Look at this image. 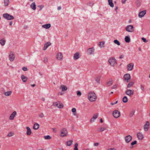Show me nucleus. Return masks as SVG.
I'll return each instance as SVG.
<instances>
[{
  "mask_svg": "<svg viewBox=\"0 0 150 150\" xmlns=\"http://www.w3.org/2000/svg\"><path fill=\"white\" fill-rule=\"evenodd\" d=\"M89 100L91 102L95 101L96 99L97 96L96 94L93 92H90L88 94Z\"/></svg>",
  "mask_w": 150,
  "mask_h": 150,
  "instance_id": "f257e3e1",
  "label": "nucleus"
},
{
  "mask_svg": "<svg viewBox=\"0 0 150 150\" xmlns=\"http://www.w3.org/2000/svg\"><path fill=\"white\" fill-rule=\"evenodd\" d=\"M108 62L111 66H114L117 64V62L115 58L111 57L109 59Z\"/></svg>",
  "mask_w": 150,
  "mask_h": 150,
  "instance_id": "f03ea898",
  "label": "nucleus"
},
{
  "mask_svg": "<svg viewBox=\"0 0 150 150\" xmlns=\"http://www.w3.org/2000/svg\"><path fill=\"white\" fill-rule=\"evenodd\" d=\"M3 16L8 20H12L14 18L13 16L8 13H4L3 15Z\"/></svg>",
  "mask_w": 150,
  "mask_h": 150,
  "instance_id": "7ed1b4c3",
  "label": "nucleus"
},
{
  "mask_svg": "<svg viewBox=\"0 0 150 150\" xmlns=\"http://www.w3.org/2000/svg\"><path fill=\"white\" fill-rule=\"evenodd\" d=\"M61 133L62 135L61 136L62 137L66 136L67 135V129L65 128H62L61 131Z\"/></svg>",
  "mask_w": 150,
  "mask_h": 150,
  "instance_id": "20e7f679",
  "label": "nucleus"
},
{
  "mask_svg": "<svg viewBox=\"0 0 150 150\" xmlns=\"http://www.w3.org/2000/svg\"><path fill=\"white\" fill-rule=\"evenodd\" d=\"M133 28L134 27L133 25H129L126 27L125 30L128 32H132L134 30Z\"/></svg>",
  "mask_w": 150,
  "mask_h": 150,
  "instance_id": "39448f33",
  "label": "nucleus"
},
{
  "mask_svg": "<svg viewBox=\"0 0 150 150\" xmlns=\"http://www.w3.org/2000/svg\"><path fill=\"white\" fill-rule=\"evenodd\" d=\"M120 113L117 110H115L113 112V115L115 118H117L120 116Z\"/></svg>",
  "mask_w": 150,
  "mask_h": 150,
  "instance_id": "423d86ee",
  "label": "nucleus"
},
{
  "mask_svg": "<svg viewBox=\"0 0 150 150\" xmlns=\"http://www.w3.org/2000/svg\"><path fill=\"white\" fill-rule=\"evenodd\" d=\"M125 93L127 95L131 97L133 95L134 91L130 89H128L126 91Z\"/></svg>",
  "mask_w": 150,
  "mask_h": 150,
  "instance_id": "0eeeda50",
  "label": "nucleus"
},
{
  "mask_svg": "<svg viewBox=\"0 0 150 150\" xmlns=\"http://www.w3.org/2000/svg\"><path fill=\"white\" fill-rule=\"evenodd\" d=\"M124 78L125 81L127 80V82L130 79V75L129 74H125L124 76Z\"/></svg>",
  "mask_w": 150,
  "mask_h": 150,
  "instance_id": "6e6552de",
  "label": "nucleus"
},
{
  "mask_svg": "<svg viewBox=\"0 0 150 150\" xmlns=\"http://www.w3.org/2000/svg\"><path fill=\"white\" fill-rule=\"evenodd\" d=\"M132 139V137L130 135H128L125 137V140L127 143L129 142Z\"/></svg>",
  "mask_w": 150,
  "mask_h": 150,
  "instance_id": "1a4fd4ad",
  "label": "nucleus"
},
{
  "mask_svg": "<svg viewBox=\"0 0 150 150\" xmlns=\"http://www.w3.org/2000/svg\"><path fill=\"white\" fill-rule=\"evenodd\" d=\"M56 57L57 59L58 60H61L63 57L62 54L61 52H59L57 54Z\"/></svg>",
  "mask_w": 150,
  "mask_h": 150,
  "instance_id": "9d476101",
  "label": "nucleus"
},
{
  "mask_svg": "<svg viewBox=\"0 0 150 150\" xmlns=\"http://www.w3.org/2000/svg\"><path fill=\"white\" fill-rule=\"evenodd\" d=\"M146 10H144L139 12L138 15L139 17L142 18L146 14Z\"/></svg>",
  "mask_w": 150,
  "mask_h": 150,
  "instance_id": "9b49d317",
  "label": "nucleus"
},
{
  "mask_svg": "<svg viewBox=\"0 0 150 150\" xmlns=\"http://www.w3.org/2000/svg\"><path fill=\"white\" fill-rule=\"evenodd\" d=\"M149 122L148 121H147L146 122V124L144 126V129L145 131H146L148 130L149 128Z\"/></svg>",
  "mask_w": 150,
  "mask_h": 150,
  "instance_id": "f8f14e48",
  "label": "nucleus"
},
{
  "mask_svg": "<svg viewBox=\"0 0 150 150\" xmlns=\"http://www.w3.org/2000/svg\"><path fill=\"white\" fill-rule=\"evenodd\" d=\"M51 45V43L50 42H46L44 45V47L43 49L44 50H45L47 48Z\"/></svg>",
  "mask_w": 150,
  "mask_h": 150,
  "instance_id": "ddd939ff",
  "label": "nucleus"
},
{
  "mask_svg": "<svg viewBox=\"0 0 150 150\" xmlns=\"http://www.w3.org/2000/svg\"><path fill=\"white\" fill-rule=\"evenodd\" d=\"M134 64L131 63L127 65V70L128 71H131L133 67Z\"/></svg>",
  "mask_w": 150,
  "mask_h": 150,
  "instance_id": "4468645a",
  "label": "nucleus"
},
{
  "mask_svg": "<svg viewBox=\"0 0 150 150\" xmlns=\"http://www.w3.org/2000/svg\"><path fill=\"white\" fill-rule=\"evenodd\" d=\"M137 137L139 140H142L144 137L143 134L140 132L137 133Z\"/></svg>",
  "mask_w": 150,
  "mask_h": 150,
  "instance_id": "2eb2a0df",
  "label": "nucleus"
},
{
  "mask_svg": "<svg viewBox=\"0 0 150 150\" xmlns=\"http://www.w3.org/2000/svg\"><path fill=\"white\" fill-rule=\"evenodd\" d=\"M16 111L13 112L10 115L9 119L11 120H13L14 119L15 115H16Z\"/></svg>",
  "mask_w": 150,
  "mask_h": 150,
  "instance_id": "dca6fc26",
  "label": "nucleus"
},
{
  "mask_svg": "<svg viewBox=\"0 0 150 150\" xmlns=\"http://www.w3.org/2000/svg\"><path fill=\"white\" fill-rule=\"evenodd\" d=\"M42 27L46 29H48L51 27V25L50 23L46 24L45 25H42Z\"/></svg>",
  "mask_w": 150,
  "mask_h": 150,
  "instance_id": "f3484780",
  "label": "nucleus"
},
{
  "mask_svg": "<svg viewBox=\"0 0 150 150\" xmlns=\"http://www.w3.org/2000/svg\"><path fill=\"white\" fill-rule=\"evenodd\" d=\"M26 128L27 129V132H26L27 134L28 135H30L31 133V132L30 129V127H27Z\"/></svg>",
  "mask_w": 150,
  "mask_h": 150,
  "instance_id": "a211bd4d",
  "label": "nucleus"
},
{
  "mask_svg": "<svg viewBox=\"0 0 150 150\" xmlns=\"http://www.w3.org/2000/svg\"><path fill=\"white\" fill-rule=\"evenodd\" d=\"M94 51V50L93 48H89L88 50V53L90 54H93Z\"/></svg>",
  "mask_w": 150,
  "mask_h": 150,
  "instance_id": "6ab92c4d",
  "label": "nucleus"
},
{
  "mask_svg": "<svg viewBox=\"0 0 150 150\" xmlns=\"http://www.w3.org/2000/svg\"><path fill=\"white\" fill-rule=\"evenodd\" d=\"M79 53L78 52H76L74 56V59L76 60L79 59Z\"/></svg>",
  "mask_w": 150,
  "mask_h": 150,
  "instance_id": "aec40b11",
  "label": "nucleus"
},
{
  "mask_svg": "<svg viewBox=\"0 0 150 150\" xmlns=\"http://www.w3.org/2000/svg\"><path fill=\"white\" fill-rule=\"evenodd\" d=\"M30 7L33 10H35L36 9V5L35 2L32 3L30 5Z\"/></svg>",
  "mask_w": 150,
  "mask_h": 150,
  "instance_id": "412c9836",
  "label": "nucleus"
},
{
  "mask_svg": "<svg viewBox=\"0 0 150 150\" xmlns=\"http://www.w3.org/2000/svg\"><path fill=\"white\" fill-rule=\"evenodd\" d=\"M39 127V125L37 123H35L34 124L33 127V128L34 129H38Z\"/></svg>",
  "mask_w": 150,
  "mask_h": 150,
  "instance_id": "4be33fe9",
  "label": "nucleus"
},
{
  "mask_svg": "<svg viewBox=\"0 0 150 150\" xmlns=\"http://www.w3.org/2000/svg\"><path fill=\"white\" fill-rule=\"evenodd\" d=\"M14 59V57L13 54H10L9 55V59L10 61H13Z\"/></svg>",
  "mask_w": 150,
  "mask_h": 150,
  "instance_id": "5701e85b",
  "label": "nucleus"
},
{
  "mask_svg": "<svg viewBox=\"0 0 150 150\" xmlns=\"http://www.w3.org/2000/svg\"><path fill=\"white\" fill-rule=\"evenodd\" d=\"M113 83V81L112 79H110L109 81H108L106 85L108 86H111Z\"/></svg>",
  "mask_w": 150,
  "mask_h": 150,
  "instance_id": "b1692460",
  "label": "nucleus"
},
{
  "mask_svg": "<svg viewBox=\"0 0 150 150\" xmlns=\"http://www.w3.org/2000/svg\"><path fill=\"white\" fill-rule=\"evenodd\" d=\"M108 2L109 5L110 7H114V4L112 2V0H108Z\"/></svg>",
  "mask_w": 150,
  "mask_h": 150,
  "instance_id": "393cba45",
  "label": "nucleus"
},
{
  "mask_svg": "<svg viewBox=\"0 0 150 150\" xmlns=\"http://www.w3.org/2000/svg\"><path fill=\"white\" fill-rule=\"evenodd\" d=\"M5 40L4 38L0 40V43L1 45L3 46L5 45Z\"/></svg>",
  "mask_w": 150,
  "mask_h": 150,
  "instance_id": "a878e982",
  "label": "nucleus"
},
{
  "mask_svg": "<svg viewBox=\"0 0 150 150\" xmlns=\"http://www.w3.org/2000/svg\"><path fill=\"white\" fill-rule=\"evenodd\" d=\"M100 76H98L96 78L95 81L98 83H100Z\"/></svg>",
  "mask_w": 150,
  "mask_h": 150,
  "instance_id": "bb28decb",
  "label": "nucleus"
},
{
  "mask_svg": "<svg viewBox=\"0 0 150 150\" xmlns=\"http://www.w3.org/2000/svg\"><path fill=\"white\" fill-rule=\"evenodd\" d=\"M21 79L23 82H25L27 80V78L24 75H22L21 76Z\"/></svg>",
  "mask_w": 150,
  "mask_h": 150,
  "instance_id": "cd10ccee",
  "label": "nucleus"
},
{
  "mask_svg": "<svg viewBox=\"0 0 150 150\" xmlns=\"http://www.w3.org/2000/svg\"><path fill=\"white\" fill-rule=\"evenodd\" d=\"M125 41L126 42L128 43L130 42V38L129 36H126L125 38Z\"/></svg>",
  "mask_w": 150,
  "mask_h": 150,
  "instance_id": "c85d7f7f",
  "label": "nucleus"
},
{
  "mask_svg": "<svg viewBox=\"0 0 150 150\" xmlns=\"http://www.w3.org/2000/svg\"><path fill=\"white\" fill-rule=\"evenodd\" d=\"M12 93L11 91L6 92L4 93V95L6 96H10Z\"/></svg>",
  "mask_w": 150,
  "mask_h": 150,
  "instance_id": "c756f323",
  "label": "nucleus"
},
{
  "mask_svg": "<svg viewBox=\"0 0 150 150\" xmlns=\"http://www.w3.org/2000/svg\"><path fill=\"white\" fill-rule=\"evenodd\" d=\"M61 87L62 88V90L63 91H64L66 90L67 89V88L65 86L63 85H62L61 86Z\"/></svg>",
  "mask_w": 150,
  "mask_h": 150,
  "instance_id": "7c9ffc66",
  "label": "nucleus"
},
{
  "mask_svg": "<svg viewBox=\"0 0 150 150\" xmlns=\"http://www.w3.org/2000/svg\"><path fill=\"white\" fill-rule=\"evenodd\" d=\"M135 111V110H134L133 109L132 110V111L130 112L129 114V116L130 117H132L134 115Z\"/></svg>",
  "mask_w": 150,
  "mask_h": 150,
  "instance_id": "2f4dec72",
  "label": "nucleus"
},
{
  "mask_svg": "<svg viewBox=\"0 0 150 150\" xmlns=\"http://www.w3.org/2000/svg\"><path fill=\"white\" fill-rule=\"evenodd\" d=\"M9 1V0H4V5L5 6H7L8 5Z\"/></svg>",
  "mask_w": 150,
  "mask_h": 150,
  "instance_id": "473e14b6",
  "label": "nucleus"
},
{
  "mask_svg": "<svg viewBox=\"0 0 150 150\" xmlns=\"http://www.w3.org/2000/svg\"><path fill=\"white\" fill-rule=\"evenodd\" d=\"M122 101L123 102L125 103H126L127 101V97L126 96H125L123 98Z\"/></svg>",
  "mask_w": 150,
  "mask_h": 150,
  "instance_id": "72a5a7b5",
  "label": "nucleus"
},
{
  "mask_svg": "<svg viewBox=\"0 0 150 150\" xmlns=\"http://www.w3.org/2000/svg\"><path fill=\"white\" fill-rule=\"evenodd\" d=\"M72 140L69 141L67 142V144L68 146H70L72 144Z\"/></svg>",
  "mask_w": 150,
  "mask_h": 150,
  "instance_id": "f704fd0d",
  "label": "nucleus"
},
{
  "mask_svg": "<svg viewBox=\"0 0 150 150\" xmlns=\"http://www.w3.org/2000/svg\"><path fill=\"white\" fill-rule=\"evenodd\" d=\"M104 44H105L104 42L103 41L102 42H100L99 43V47H102L103 46V45Z\"/></svg>",
  "mask_w": 150,
  "mask_h": 150,
  "instance_id": "c9c22d12",
  "label": "nucleus"
},
{
  "mask_svg": "<svg viewBox=\"0 0 150 150\" xmlns=\"http://www.w3.org/2000/svg\"><path fill=\"white\" fill-rule=\"evenodd\" d=\"M114 42L115 44L117 45H120V42L117 40H115L114 41Z\"/></svg>",
  "mask_w": 150,
  "mask_h": 150,
  "instance_id": "e433bc0d",
  "label": "nucleus"
},
{
  "mask_svg": "<svg viewBox=\"0 0 150 150\" xmlns=\"http://www.w3.org/2000/svg\"><path fill=\"white\" fill-rule=\"evenodd\" d=\"M63 107V105L61 103L59 102H58V107L59 108H61Z\"/></svg>",
  "mask_w": 150,
  "mask_h": 150,
  "instance_id": "4c0bfd02",
  "label": "nucleus"
},
{
  "mask_svg": "<svg viewBox=\"0 0 150 150\" xmlns=\"http://www.w3.org/2000/svg\"><path fill=\"white\" fill-rule=\"evenodd\" d=\"M133 84V83L132 82H129L127 86V88H130L132 86Z\"/></svg>",
  "mask_w": 150,
  "mask_h": 150,
  "instance_id": "58836bf2",
  "label": "nucleus"
},
{
  "mask_svg": "<svg viewBox=\"0 0 150 150\" xmlns=\"http://www.w3.org/2000/svg\"><path fill=\"white\" fill-rule=\"evenodd\" d=\"M98 116V114L97 113L96 114L94 115L93 116V118L94 119H96V118H97Z\"/></svg>",
  "mask_w": 150,
  "mask_h": 150,
  "instance_id": "ea45409f",
  "label": "nucleus"
},
{
  "mask_svg": "<svg viewBox=\"0 0 150 150\" xmlns=\"http://www.w3.org/2000/svg\"><path fill=\"white\" fill-rule=\"evenodd\" d=\"M44 138L45 139H50L51 138V137L49 135H47L45 136Z\"/></svg>",
  "mask_w": 150,
  "mask_h": 150,
  "instance_id": "a19ab883",
  "label": "nucleus"
},
{
  "mask_svg": "<svg viewBox=\"0 0 150 150\" xmlns=\"http://www.w3.org/2000/svg\"><path fill=\"white\" fill-rule=\"evenodd\" d=\"M14 134L12 132H10L7 135V136L8 137H11L12 136H13V135Z\"/></svg>",
  "mask_w": 150,
  "mask_h": 150,
  "instance_id": "79ce46f5",
  "label": "nucleus"
},
{
  "mask_svg": "<svg viewBox=\"0 0 150 150\" xmlns=\"http://www.w3.org/2000/svg\"><path fill=\"white\" fill-rule=\"evenodd\" d=\"M48 59L47 57H45L44 58L43 62L45 63H46L47 62Z\"/></svg>",
  "mask_w": 150,
  "mask_h": 150,
  "instance_id": "37998d69",
  "label": "nucleus"
},
{
  "mask_svg": "<svg viewBox=\"0 0 150 150\" xmlns=\"http://www.w3.org/2000/svg\"><path fill=\"white\" fill-rule=\"evenodd\" d=\"M106 129V128L105 127H101L100 129V131H103Z\"/></svg>",
  "mask_w": 150,
  "mask_h": 150,
  "instance_id": "c03bdc74",
  "label": "nucleus"
},
{
  "mask_svg": "<svg viewBox=\"0 0 150 150\" xmlns=\"http://www.w3.org/2000/svg\"><path fill=\"white\" fill-rule=\"evenodd\" d=\"M137 141L136 140H135L131 143V144L132 145H134L136 144L137 143Z\"/></svg>",
  "mask_w": 150,
  "mask_h": 150,
  "instance_id": "a18cd8bd",
  "label": "nucleus"
},
{
  "mask_svg": "<svg viewBox=\"0 0 150 150\" xmlns=\"http://www.w3.org/2000/svg\"><path fill=\"white\" fill-rule=\"evenodd\" d=\"M81 93V92L79 91H77V94L78 96H80Z\"/></svg>",
  "mask_w": 150,
  "mask_h": 150,
  "instance_id": "49530a36",
  "label": "nucleus"
},
{
  "mask_svg": "<svg viewBox=\"0 0 150 150\" xmlns=\"http://www.w3.org/2000/svg\"><path fill=\"white\" fill-rule=\"evenodd\" d=\"M38 7L40 8V10H41L42 8L44 7V6L42 5H38Z\"/></svg>",
  "mask_w": 150,
  "mask_h": 150,
  "instance_id": "de8ad7c7",
  "label": "nucleus"
},
{
  "mask_svg": "<svg viewBox=\"0 0 150 150\" xmlns=\"http://www.w3.org/2000/svg\"><path fill=\"white\" fill-rule=\"evenodd\" d=\"M76 109L75 108H73L72 109L71 111L72 112H75L76 111Z\"/></svg>",
  "mask_w": 150,
  "mask_h": 150,
  "instance_id": "09e8293b",
  "label": "nucleus"
},
{
  "mask_svg": "<svg viewBox=\"0 0 150 150\" xmlns=\"http://www.w3.org/2000/svg\"><path fill=\"white\" fill-rule=\"evenodd\" d=\"M142 39L143 40V41L144 42H147L146 39H145L144 38H142Z\"/></svg>",
  "mask_w": 150,
  "mask_h": 150,
  "instance_id": "8fccbe9b",
  "label": "nucleus"
},
{
  "mask_svg": "<svg viewBox=\"0 0 150 150\" xmlns=\"http://www.w3.org/2000/svg\"><path fill=\"white\" fill-rule=\"evenodd\" d=\"M140 87H141V90L142 91H143L144 89V86H142V85H141V86H140Z\"/></svg>",
  "mask_w": 150,
  "mask_h": 150,
  "instance_id": "3c124183",
  "label": "nucleus"
},
{
  "mask_svg": "<svg viewBox=\"0 0 150 150\" xmlns=\"http://www.w3.org/2000/svg\"><path fill=\"white\" fill-rule=\"evenodd\" d=\"M39 116L40 117L42 118L44 116V115L42 113H41L40 114Z\"/></svg>",
  "mask_w": 150,
  "mask_h": 150,
  "instance_id": "603ef678",
  "label": "nucleus"
},
{
  "mask_svg": "<svg viewBox=\"0 0 150 150\" xmlns=\"http://www.w3.org/2000/svg\"><path fill=\"white\" fill-rule=\"evenodd\" d=\"M22 69L24 71H26L27 70V68L25 67H23Z\"/></svg>",
  "mask_w": 150,
  "mask_h": 150,
  "instance_id": "864d4df0",
  "label": "nucleus"
},
{
  "mask_svg": "<svg viewBox=\"0 0 150 150\" xmlns=\"http://www.w3.org/2000/svg\"><path fill=\"white\" fill-rule=\"evenodd\" d=\"M58 103L57 102H55L53 104L54 105H56L58 107Z\"/></svg>",
  "mask_w": 150,
  "mask_h": 150,
  "instance_id": "5fc2aeb1",
  "label": "nucleus"
},
{
  "mask_svg": "<svg viewBox=\"0 0 150 150\" xmlns=\"http://www.w3.org/2000/svg\"><path fill=\"white\" fill-rule=\"evenodd\" d=\"M78 146V144L77 143H76L74 145V148H77Z\"/></svg>",
  "mask_w": 150,
  "mask_h": 150,
  "instance_id": "6e6d98bb",
  "label": "nucleus"
},
{
  "mask_svg": "<svg viewBox=\"0 0 150 150\" xmlns=\"http://www.w3.org/2000/svg\"><path fill=\"white\" fill-rule=\"evenodd\" d=\"M117 103V101H116L115 103H111V104L112 105H114L115 104H116Z\"/></svg>",
  "mask_w": 150,
  "mask_h": 150,
  "instance_id": "4d7b16f0",
  "label": "nucleus"
},
{
  "mask_svg": "<svg viewBox=\"0 0 150 150\" xmlns=\"http://www.w3.org/2000/svg\"><path fill=\"white\" fill-rule=\"evenodd\" d=\"M99 143H94V146H97L98 145Z\"/></svg>",
  "mask_w": 150,
  "mask_h": 150,
  "instance_id": "13d9d810",
  "label": "nucleus"
},
{
  "mask_svg": "<svg viewBox=\"0 0 150 150\" xmlns=\"http://www.w3.org/2000/svg\"><path fill=\"white\" fill-rule=\"evenodd\" d=\"M95 119H94L93 117L91 118V122H93L94 121V120Z\"/></svg>",
  "mask_w": 150,
  "mask_h": 150,
  "instance_id": "bf43d9fd",
  "label": "nucleus"
},
{
  "mask_svg": "<svg viewBox=\"0 0 150 150\" xmlns=\"http://www.w3.org/2000/svg\"><path fill=\"white\" fill-rule=\"evenodd\" d=\"M127 0H122V2L123 4H125Z\"/></svg>",
  "mask_w": 150,
  "mask_h": 150,
  "instance_id": "052dcab7",
  "label": "nucleus"
},
{
  "mask_svg": "<svg viewBox=\"0 0 150 150\" xmlns=\"http://www.w3.org/2000/svg\"><path fill=\"white\" fill-rule=\"evenodd\" d=\"M124 56V55L123 54L121 55L120 57H119V58L120 59H122V58Z\"/></svg>",
  "mask_w": 150,
  "mask_h": 150,
  "instance_id": "680f3d73",
  "label": "nucleus"
},
{
  "mask_svg": "<svg viewBox=\"0 0 150 150\" xmlns=\"http://www.w3.org/2000/svg\"><path fill=\"white\" fill-rule=\"evenodd\" d=\"M116 87H117L115 85H114L113 86H112V88L114 89V88H116Z\"/></svg>",
  "mask_w": 150,
  "mask_h": 150,
  "instance_id": "e2e57ef3",
  "label": "nucleus"
},
{
  "mask_svg": "<svg viewBox=\"0 0 150 150\" xmlns=\"http://www.w3.org/2000/svg\"><path fill=\"white\" fill-rule=\"evenodd\" d=\"M117 9H118V7L117 6L115 8V10L116 11V13H117Z\"/></svg>",
  "mask_w": 150,
  "mask_h": 150,
  "instance_id": "0e129e2a",
  "label": "nucleus"
},
{
  "mask_svg": "<svg viewBox=\"0 0 150 150\" xmlns=\"http://www.w3.org/2000/svg\"><path fill=\"white\" fill-rule=\"evenodd\" d=\"M108 150H115V149L114 148H111L108 149Z\"/></svg>",
  "mask_w": 150,
  "mask_h": 150,
  "instance_id": "69168bd1",
  "label": "nucleus"
},
{
  "mask_svg": "<svg viewBox=\"0 0 150 150\" xmlns=\"http://www.w3.org/2000/svg\"><path fill=\"white\" fill-rule=\"evenodd\" d=\"M61 7L60 6H58L57 8V9L58 10H60L61 9Z\"/></svg>",
  "mask_w": 150,
  "mask_h": 150,
  "instance_id": "338daca9",
  "label": "nucleus"
},
{
  "mask_svg": "<svg viewBox=\"0 0 150 150\" xmlns=\"http://www.w3.org/2000/svg\"><path fill=\"white\" fill-rule=\"evenodd\" d=\"M74 150H78V149L77 148H74Z\"/></svg>",
  "mask_w": 150,
  "mask_h": 150,
  "instance_id": "774afa93",
  "label": "nucleus"
}]
</instances>
